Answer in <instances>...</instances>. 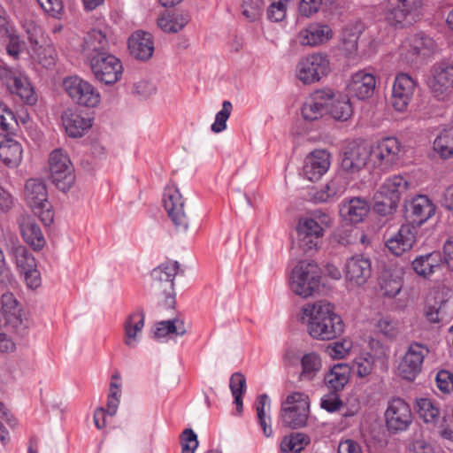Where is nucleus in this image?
<instances>
[{"mask_svg": "<svg viewBox=\"0 0 453 453\" xmlns=\"http://www.w3.org/2000/svg\"><path fill=\"white\" fill-rule=\"evenodd\" d=\"M291 210L297 220L292 250L296 255L303 254L306 257L300 259L292 269L289 286L294 294L308 298L311 296V259L309 255L311 250V201L297 199Z\"/></svg>", "mask_w": 453, "mask_h": 453, "instance_id": "1", "label": "nucleus"}, {"mask_svg": "<svg viewBox=\"0 0 453 453\" xmlns=\"http://www.w3.org/2000/svg\"><path fill=\"white\" fill-rule=\"evenodd\" d=\"M334 310V305L326 300L313 303V338L330 341L343 333L344 323Z\"/></svg>", "mask_w": 453, "mask_h": 453, "instance_id": "2", "label": "nucleus"}, {"mask_svg": "<svg viewBox=\"0 0 453 453\" xmlns=\"http://www.w3.org/2000/svg\"><path fill=\"white\" fill-rule=\"evenodd\" d=\"M309 413V395L301 392H294L282 401L280 418L283 426L297 429L306 425Z\"/></svg>", "mask_w": 453, "mask_h": 453, "instance_id": "3", "label": "nucleus"}, {"mask_svg": "<svg viewBox=\"0 0 453 453\" xmlns=\"http://www.w3.org/2000/svg\"><path fill=\"white\" fill-rule=\"evenodd\" d=\"M25 198L27 204L44 225L53 222V211L48 201L46 186L42 181L36 179L28 180L25 186Z\"/></svg>", "mask_w": 453, "mask_h": 453, "instance_id": "4", "label": "nucleus"}, {"mask_svg": "<svg viewBox=\"0 0 453 453\" xmlns=\"http://www.w3.org/2000/svg\"><path fill=\"white\" fill-rule=\"evenodd\" d=\"M50 180L61 191L66 192L75 180L73 166L69 156L62 149L54 150L49 157Z\"/></svg>", "mask_w": 453, "mask_h": 453, "instance_id": "5", "label": "nucleus"}, {"mask_svg": "<svg viewBox=\"0 0 453 453\" xmlns=\"http://www.w3.org/2000/svg\"><path fill=\"white\" fill-rule=\"evenodd\" d=\"M63 87L72 101L78 105L94 108L101 102V95L97 88L79 76L65 78Z\"/></svg>", "mask_w": 453, "mask_h": 453, "instance_id": "6", "label": "nucleus"}, {"mask_svg": "<svg viewBox=\"0 0 453 453\" xmlns=\"http://www.w3.org/2000/svg\"><path fill=\"white\" fill-rule=\"evenodd\" d=\"M401 143L395 137H386L371 148L370 163L381 171H388L400 159Z\"/></svg>", "mask_w": 453, "mask_h": 453, "instance_id": "7", "label": "nucleus"}, {"mask_svg": "<svg viewBox=\"0 0 453 453\" xmlns=\"http://www.w3.org/2000/svg\"><path fill=\"white\" fill-rule=\"evenodd\" d=\"M95 78L106 85L119 81L123 73V66L119 58L110 53H102L89 61Z\"/></svg>", "mask_w": 453, "mask_h": 453, "instance_id": "8", "label": "nucleus"}, {"mask_svg": "<svg viewBox=\"0 0 453 453\" xmlns=\"http://www.w3.org/2000/svg\"><path fill=\"white\" fill-rule=\"evenodd\" d=\"M428 86L438 101L449 100L453 96V65L445 63L435 65Z\"/></svg>", "mask_w": 453, "mask_h": 453, "instance_id": "9", "label": "nucleus"}, {"mask_svg": "<svg viewBox=\"0 0 453 453\" xmlns=\"http://www.w3.org/2000/svg\"><path fill=\"white\" fill-rule=\"evenodd\" d=\"M163 201L168 217L176 229L185 232L188 227V219L184 211V199L179 188L174 185L165 187Z\"/></svg>", "mask_w": 453, "mask_h": 453, "instance_id": "10", "label": "nucleus"}, {"mask_svg": "<svg viewBox=\"0 0 453 453\" xmlns=\"http://www.w3.org/2000/svg\"><path fill=\"white\" fill-rule=\"evenodd\" d=\"M369 148L357 142H349L344 149L341 162L343 173L350 177H355L370 162Z\"/></svg>", "mask_w": 453, "mask_h": 453, "instance_id": "11", "label": "nucleus"}, {"mask_svg": "<svg viewBox=\"0 0 453 453\" xmlns=\"http://www.w3.org/2000/svg\"><path fill=\"white\" fill-rule=\"evenodd\" d=\"M428 353L429 349L426 345L418 342L411 343L398 365L399 374L405 380H415L420 373L424 358Z\"/></svg>", "mask_w": 453, "mask_h": 453, "instance_id": "12", "label": "nucleus"}, {"mask_svg": "<svg viewBox=\"0 0 453 453\" xmlns=\"http://www.w3.org/2000/svg\"><path fill=\"white\" fill-rule=\"evenodd\" d=\"M385 419L388 431L396 434L409 428L412 422V413L408 403L401 398H395L388 403Z\"/></svg>", "mask_w": 453, "mask_h": 453, "instance_id": "13", "label": "nucleus"}, {"mask_svg": "<svg viewBox=\"0 0 453 453\" xmlns=\"http://www.w3.org/2000/svg\"><path fill=\"white\" fill-rule=\"evenodd\" d=\"M404 208L405 218L413 226H420L435 213V205L424 195L413 197L405 203Z\"/></svg>", "mask_w": 453, "mask_h": 453, "instance_id": "14", "label": "nucleus"}, {"mask_svg": "<svg viewBox=\"0 0 453 453\" xmlns=\"http://www.w3.org/2000/svg\"><path fill=\"white\" fill-rule=\"evenodd\" d=\"M179 269L177 261H167L151 271L152 288L155 291L170 296L173 291L174 278Z\"/></svg>", "mask_w": 453, "mask_h": 453, "instance_id": "15", "label": "nucleus"}, {"mask_svg": "<svg viewBox=\"0 0 453 453\" xmlns=\"http://www.w3.org/2000/svg\"><path fill=\"white\" fill-rule=\"evenodd\" d=\"M416 88V82L408 73H398L394 81L392 89V105L398 111H404Z\"/></svg>", "mask_w": 453, "mask_h": 453, "instance_id": "16", "label": "nucleus"}, {"mask_svg": "<svg viewBox=\"0 0 453 453\" xmlns=\"http://www.w3.org/2000/svg\"><path fill=\"white\" fill-rule=\"evenodd\" d=\"M435 49L434 41L423 34H417L408 37L402 45V56L408 62H413L418 56H427Z\"/></svg>", "mask_w": 453, "mask_h": 453, "instance_id": "17", "label": "nucleus"}, {"mask_svg": "<svg viewBox=\"0 0 453 453\" xmlns=\"http://www.w3.org/2000/svg\"><path fill=\"white\" fill-rule=\"evenodd\" d=\"M421 4V0H388L386 19L393 26L403 25L407 16Z\"/></svg>", "mask_w": 453, "mask_h": 453, "instance_id": "18", "label": "nucleus"}, {"mask_svg": "<svg viewBox=\"0 0 453 453\" xmlns=\"http://www.w3.org/2000/svg\"><path fill=\"white\" fill-rule=\"evenodd\" d=\"M375 86L374 75L362 70L351 75L347 89L350 96L364 100L373 95Z\"/></svg>", "mask_w": 453, "mask_h": 453, "instance_id": "19", "label": "nucleus"}, {"mask_svg": "<svg viewBox=\"0 0 453 453\" xmlns=\"http://www.w3.org/2000/svg\"><path fill=\"white\" fill-rule=\"evenodd\" d=\"M416 227L402 225L398 231L386 242L388 249L395 256H401L410 250L416 241Z\"/></svg>", "mask_w": 453, "mask_h": 453, "instance_id": "20", "label": "nucleus"}, {"mask_svg": "<svg viewBox=\"0 0 453 453\" xmlns=\"http://www.w3.org/2000/svg\"><path fill=\"white\" fill-rule=\"evenodd\" d=\"M130 54L136 59L146 61L154 52V42L151 34L143 31L134 32L128 39Z\"/></svg>", "mask_w": 453, "mask_h": 453, "instance_id": "21", "label": "nucleus"}, {"mask_svg": "<svg viewBox=\"0 0 453 453\" xmlns=\"http://www.w3.org/2000/svg\"><path fill=\"white\" fill-rule=\"evenodd\" d=\"M365 28V26L361 20H352L345 24L339 37L342 50L349 55L357 53L358 40Z\"/></svg>", "mask_w": 453, "mask_h": 453, "instance_id": "22", "label": "nucleus"}, {"mask_svg": "<svg viewBox=\"0 0 453 453\" xmlns=\"http://www.w3.org/2000/svg\"><path fill=\"white\" fill-rule=\"evenodd\" d=\"M370 211V204L366 199L355 196L342 203L340 214L352 224L362 222Z\"/></svg>", "mask_w": 453, "mask_h": 453, "instance_id": "23", "label": "nucleus"}, {"mask_svg": "<svg viewBox=\"0 0 453 453\" xmlns=\"http://www.w3.org/2000/svg\"><path fill=\"white\" fill-rule=\"evenodd\" d=\"M62 120L66 134L73 138L81 137L92 127L91 119L79 111H65Z\"/></svg>", "mask_w": 453, "mask_h": 453, "instance_id": "24", "label": "nucleus"}, {"mask_svg": "<svg viewBox=\"0 0 453 453\" xmlns=\"http://www.w3.org/2000/svg\"><path fill=\"white\" fill-rule=\"evenodd\" d=\"M371 273V262L363 256H354L346 263V279L358 286L365 284Z\"/></svg>", "mask_w": 453, "mask_h": 453, "instance_id": "25", "label": "nucleus"}, {"mask_svg": "<svg viewBox=\"0 0 453 453\" xmlns=\"http://www.w3.org/2000/svg\"><path fill=\"white\" fill-rule=\"evenodd\" d=\"M108 47L109 42L106 35L101 30L92 29L84 37L82 54L89 62L92 58H96L102 53H109Z\"/></svg>", "mask_w": 453, "mask_h": 453, "instance_id": "26", "label": "nucleus"}, {"mask_svg": "<svg viewBox=\"0 0 453 453\" xmlns=\"http://www.w3.org/2000/svg\"><path fill=\"white\" fill-rule=\"evenodd\" d=\"M23 157L22 145L8 135L0 137V160L9 168L18 167Z\"/></svg>", "mask_w": 453, "mask_h": 453, "instance_id": "27", "label": "nucleus"}, {"mask_svg": "<svg viewBox=\"0 0 453 453\" xmlns=\"http://www.w3.org/2000/svg\"><path fill=\"white\" fill-rule=\"evenodd\" d=\"M19 222L23 240L31 246L33 250H42L46 241L35 220L30 217H22Z\"/></svg>", "mask_w": 453, "mask_h": 453, "instance_id": "28", "label": "nucleus"}, {"mask_svg": "<svg viewBox=\"0 0 453 453\" xmlns=\"http://www.w3.org/2000/svg\"><path fill=\"white\" fill-rule=\"evenodd\" d=\"M143 326L144 313L142 308H138L127 318L124 323V342L127 347L133 349L137 346L139 334H141Z\"/></svg>", "mask_w": 453, "mask_h": 453, "instance_id": "29", "label": "nucleus"}, {"mask_svg": "<svg viewBox=\"0 0 453 453\" xmlns=\"http://www.w3.org/2000/svg\"><path fill=\"white\" fill-rule=\"evenodd\" d=\"M7 91L17 95L25 104L28 105H34L37 102V95L30 81L26 74L19 71H17Z\"/></svg>", "mask_w": 453, "mask_h": 453, "instance_id": "30", "label": "nucleus"}, {"mask_svg": "<svg viewBox=\"0 0 453 453\" xmlns=\"http://www.w3.org/2000/svg\"><path fill=\"white\" fill-rule=\"evenodd\" d=\"M190 20L188 12L184 11L169 12L157 19L158 27L166 33H177Z\"/></svg>", "mask_w": 453, "mask_h": 453, "instance_id": "31", "label": "nucleus"}, {"mask_svg": "<svg viewBox=\"0 0 453 453\" xmlns=\"http://www.w3.org/2000/svg\"><path fill=\"white\" fill-rule=\"evenodd\" d=\"M350 368L347 365L338 364L334 365L326 374L324 381L326 386L333 392L343 389L349 382Z\"/></svg>", "mask_w": 453, "mask_h": 453, "instance_id": "32", "label": "nucleus"}, {"mask_svg": "<svg viewBox=\"0 0 453 453\" xmlns=\"http://www.w3.org/2000/svg\"><path fill=\"white\" fill-rule=\"evenodd\" d=\"M441 261L439 252H431L416 257L412 262V267L418 275L428 277L440 267Z\"/></svg>", "mask_w": 453, "mask_h": 453, "instance_id": "33", "label": "nucleus"}, {"mask_svg": "<svg viewBox=\"0 0 453 453\" xmlns=\"http://www.w3.org/2000/svg\"><path fill=\"white\" fill-rule=\"evenodd\" d=\"M409 182L402 175H395L388 178L380 186L378 195L380 196H388L396 202H399L400 196L406 191Z\"/></svg>", "mask_w": 453, "mask_h": 453, "instance_id": "34", "label": "nucleus"}, {"mask_svg": "<svg viewBox=\"0 0 453 453\" xmlns=\"http://www.w3.org/2000/svg\"><path fill=\"white\" fill-rule=\"evenodd\" d=\"M334 100L331 88L313 89V120L326 116Z\"/></svg>", "mask_w": 453, "mask_h": 453, "instance_id": "35", "label": "nucleus"}, {"mask_svg": "<svg viewBox=\"0 0 453 453\" xmlns=\"http://www.w3.org/2000/svg\"><path fill=\"white\" fill-rule=\"evenodd\" d=\"M284 359L292 366L296 365L300 359L302 371L299 374V381L311 380V353L304 354L300 357L299 353H296L294 349H288L285 352Z\"/></svg>", "mask_w": 453, "mask_h": 453, "instance_id": "36", "label": "nucleus"}, {"mask_svg": "<svg viewBox=\"0 0 453 453\" xmlns=\"http://www.w3.org/2000/svg\"><path fill=\"white\" fill-rule=\"evenodd\" d=\"M8 251L15 261L19 273L29 268L36 267L34 256L24 245L13 242Z\"/></svg>", "mask_w": 453, "mask_h": 453, "instance_id": "37", "label": "nucleus"}, {"mask_svg": "<svg viewBox=\"0 0 453 453\" xmlns=\"http://www.w3.org/2000/svg\"><path fill=\"white\" fill-rule=\"evenodd\" d=\"M380 287L383 296L390 298L396 296L403 287L399 272L384 271L380 277Z\"/></svg>", "mask_w": 453, "mask_h": 453, "instance_id": "38", "label": "nucleus"}, {"mask_svg": "<svg viewBox=\"0 0 453 453\" xmlns=\"http://www.w3.org/2000/svg\"><path fill=\"white\" fill-rule=\"evenodd\" d=\"M345 188L340 186L336 180H331L313 193V203H331L343 194Z\"/></svg>", "mask_w": 453, "mask_h": 453, "instance_id": "39", "label": "nucleus"}, {"mask_svg": "<svg viewBox=\"0 0 453 453\" xmlns=\"http://www.w3.org/2000/svg\"><path fill=\"white\" fill-rule=\"evenodd\" d=\"M417 412L426 424L437 426L441 416L439 408L428 398H420L416 402Z\"/></svg>", "mask_w": 453, "mask_h": 453, "instance_id": "40", "label": "nucleus"}, {"mask_svg": "<svg viewBox=\"0 0 453 453\" xmlns=\"http://www.w3.org/2000/svg\"><path fill=\"white\" fill-rule=\"evenodd\" d=\"M311 441L310 436L296 432L282 438L280 448L284 453H300Z\"/></svg>", "mask_w": 453, "mask_h": 453, "instance_id": "41", "label": "nucleus"}, {"mask_svg": "<svg viewBox=\"0 0 453 453\" xmlns=\"http://www.w3.org/2000/svg\"><path fill=\"white\" fill-rule=\"evenodd\" d=\"M271 400L266 394L257 396L256 401V411L258 424L261 426L265 436L271 437L273 435V428L271 426V418L266 417V408L270 410Z\"/></svg>", "mask_w": 453, "mask_h": 453, "instance_id": "42", "label": "nucleus"}, {"mask_svg": "<svg viewBox=\"0 0 453 453\" xmlns=\"http://www.w3.org/2000/svg\"><path fill=\"white\" fill-rule=\"evenodd\" d=\"M186 334L183 321L179 319L162 320L156 324L154 338L160 340L169 334L182 336Z\"/></svg>", "mask_w": 453, "mask_h": 453, "instance_id": "43", "label": "nucleus"}, {"mask_svg": "<svg viewBox=\"0 0 453 453\" xmlns=\"http://www.w3.org/2000/svg\"><path fill=\"white\" fill-rule=\"evenodd\" d=\"M229 388L234 396V403L236 405V410L239 413L242 411V395L246 390V378L241 372H234L232 374L229 381Z\"/></svg>", "mask_w": 453, "mask_h": 453, "instance_id": "44", "label": "nucleus"}, {"mask_svg": "<svg viewBox=\"0 0 453 453\" xmlns=\"http://www.w3.org/2000/svg\"><path fill=\"white\" fill-rule=\"evenodd\" d=\"M353 113L352 105L349 98L334 100L326 115L335 120L346 121Z\"/></svg>", "mask_w": 453, "mask_h": 453, "instance_id": "45", "label": "nucleus"}, {"mask_svg": "<svg viewBox=\"0 0 453 453\" xmlns=\"http://www.w3.org/2000/svg\"><path fill=\"white\" fill-rule=\"evenodd\" d=\"M434 149L441 157L453 156V127L445 130L434 140Z\"/></svg>", "mask_w": 453, "mask_h": 453, "instance_id": "46", "label": "nucleus"}, {"mask_svg": "<svg viewBox=\"0 0 453 453\" xmlns=\"http://www.w3.org/2000/svg\"><path fill=\"white\" fill-rule=\"evenodd\" d=\"M19 120L12 110L4 102L0 101V127L8 134H14Z\"/></svg>", "mask_w": 453, "mask_h": 453, "instance_id": "47", "label": "nucleus"}, {"mask_svg": "<svg viewBox=\"0 0 453 453\" xmlns=\"http://www.w3.org/2000/svg\"><path fill=\"white\" fill-rule=\"evenodd\" d=\"M353 348L351 340L344 338L326 345L325 352L333 359H342L346 357Z\"/></svg>", "mask_w": 453, "mask_h": 453, "instance_id": "48", "label": "nucleus"}, {"mask_svg": "<svg viewBox=\"0 0 453 453\" xmlns=\"http://www.w3.org/2000/svg\"><path fill=\"white\" fill-rule=\"evenodd\" d=\"M331 166V154L326 150H313V178L324 175Z\"/></svg>", "mask_w": 453, "mask_h": 453, "instance_id": "49", "label": "nucleus"}, {"mask_svg": "<svg viewBox=\"0 0 453 453\" xmlns=\"http://www.w3.org/2000/svg\"><path fill=\"white\" fill-rule=\"evenodd\" d=\"M329 277L333 280H340L342 277V273L338 267L334 265L333 264H326L323 268H319V274L313 268V292L315 291V285L319 287L322 285L326 287V278Z\"/></svg>", "mask_w": 453, "mask_h": 453, "instance_id": "50", "label": "nucleus"}, {"mask_svg": "<svg viewBox=\"0 0 453 453\" xmlns=\"http://www.w3.org/2000/svg\"><path fill=\"white\" fill-rule=\"evenodd\" d=\"M330 72V60L327 54L313 53V82L327 76Z\"/></svg>", "mask_w": 453, "mask_h": 453, "instance_id": "51", "label": "nucleus"}, {"mask_svg": "<svg viewBox=\"0 0 453 453\" xmlns=\"http://www.w3.org/2000/svg\"><path fill=\"white\" fill-rule=\"evenodd\" d=\"M332 219L330 215L322 210H313V237L319 238L331 228Z\"/></svg>", "mask_w": 453, "mask_h": 453, "instance_id": "52", "label": "nucleus"}, {"mask_svg": "<svg viewBox=\"0 0 453 453\" xmlns=\"http://www.w3.org/2000/svg\"><path fill=\"white\" fill-rule=\"evenodd\" d=\"M233 110V105L230 101H224L222 104V109L217 112L215 120L211 126V130L219 134L226 129V121L229 119Z\"/></svg>", "mask_w": 453, "mask_h": 453, "instance_id": "53", "label": "nucleus"}, {"mask_svg": "<svg viewBox=\"0 0 453 453\" xmlns=\"http://www.w3.org/2000/svg\"><path fill=\"white\" fill-rule=\"evenodd\" d=\"M334 37V31L327 24L317 23L313 26V46L323 45Z\"/></svg>", "mask_w": 453, "mask_h": 453, "instance_id": "54", "label": "nucleus"}, {"mask_svg": "<svg viewBox=\"0 0 453 453\" xmlns=\"http://www.w3.org/2000/svg\"><path fill=\"white\" fill-rule=\"evenodd\" d=\"M4 37L8 38V42L6 44V51L8 55L14 58H18L24 49L23 41L12 27L9 30V33L4 35Z\"/></svg>", "mask_w": 453, "mask_h": 453, "instance_id": "55", "label": "nucleus"}, {"mask_svg": "<svg viewBox=\"0 0 453 453\" xmlns=\"http://www.w3.org/2000/svg\"><path fill=\"white\" fill-rule=\"evenodd\" d=\"M296 76L303 84H311V61L309 55L298 61L296 67Z\"/></svg>", "mask_w": 453, "mask_h": 453, "instance_id": "56", "label": "nucleus"}, {"mask_svg": "<svg viewBox=\"0 0 453 453\" xmlns=\"http://www.w3.org/2000/svg\"><path fill=\"white\" fill-rule=\"evenodd\" d=\"M375 327L378 332L389 339H394L398 334L397 322L389 317L380 319L377 321Z\"/></svg>", "mask_w": 453, "mask_h": 453, "instance_id": "57", "label": "nucleus"}, {"mask_svg": "<svg viewBox=\"0 0 453 453\" xmlns=\"http://www.w3.org/2000/svg\"><path fill=\"white\" fill-rule=\"evenodd\" d=\"M263 0H243L242 14L250 21H255L262 14Z\"/></svg>", "mask_w": 453, "mask_h": 453, "instance_id": "58", "label": "nucleus"}, {"mask_svg": "<svg viewBox=\"0 0 453 453\" xmlns=\"http://www.w3.org/2000/svg\"><path fill=\"white\" fill-rule=\"evenodd\" d=\"M383 199L380 200L379 196H376V202L373 205V211L380 216H388L392 214L397 207L398 202L388 197L381 196Z\"/></svg>", "mask_w": 453, "mask_h": 453, "instance_id": "59", "label": "nucleus"}, {"mask_svg": "<svg viewBox=\"0 0 453 453\" xmlns=\"http://www.w3.org/2000/svg\"><path fill=\"white\" fill-rule=\"evenodd\" d=\"M181 453H194L198 447V440L191 428H186L180 436Z\"/></svg>", "mask_w": 453, "mask_h": 453, "instance_id": "60", "label": "nucleus"}, {"mask_svg": "<svg viewBox=\"0 0 453 453\" xmlns=\"http://www.w3.org/2000/svg\"><path fill=\"white\" fill-rule=\"evenodd\" d=\"M21 26L27 34L30 42L37 43L38 36L42 33V27L36 23L32 16H26L21 19Z\"/></svg>", "mask_w": 453, "mask_h": 453, "instance_id": "61", "label": "nucleus"}, {"mask_svg": "<svg viewBox=\"0 0 453 453\" xmlns=\"http://www.w3.org/2000/svg\"><path fill=\"white\" fill-rule=\"evenodd\" d=\"M2 308H0L2 311V317L4 315H12L16 316L19 311L18 308V301L14 295L11 292L3 293L1 296Z\"/></svg>", "mask_w": 453, "mask_h": 453, "instance_id": "62", "label": "nucleus"}, {"mask_svg": "<svg viewBox=\"0 0 453 453\" xmlns=\"http://www.w3.org/2000/svg\"><path fill=\"white\" fill-rule=\"evenodd\" d=\"M38 4L46 13L55 19H60L64 12L62 0H42Z\"/></svg>", "mask_w": 453, "mask_h": 453, "instance_id": "63", "label": "nucleus"}, {"mask_svg": "<svg viewBox=\"0 0 453 453\" xmlns=\"http://www.w3.org/2000/svg\"><path fill=\"white\" fill-rule=\"evenodd\" d=\"M437 388L445 394L453 391V373L447 370H441L435 377Z\"/></svg>", "mask_w": 453, "mask_h": 453, "instance_id": "64", "label": "nucleus"}]
</instances>
